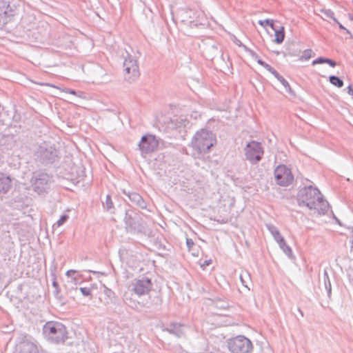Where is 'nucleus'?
Masks as SVG:
<instances>
[{"instance_id": "nucleus-2", "label": "nucleus", "mask_w": 353, "mask_h": 353, "mask_svg": "<svg viewBox=\"0 0 353 353\" xmlns=\"http://www.w3.org/2000/svg\"><path fill=\"white\" fill-rule=\"evenodd\" d=\"M192 143L193 148L200 152H208L216 144V138L212 132L202 130L196 133Z\"/></svg>"}, {"instance_id": "nucleus-10", "label": "nucleus", "mask_w": 353, "mask_h": 353, "mask_svg": "<svg viewBox=\"0 0 353 353\" xmlns=\"http://www.w3.org/2000/svg\"><path fill=\"white\" fill-rule=\"evenodd\" d=\"M152 289V282L148 278H143L135 281L133 284V290L138 295L148 293Z\"/></svg>"}, {"instance_id": "nucleus-5", "label": "nucleus", "mask_w": 353, "mask_h": 353, "mask_svg": "<svg viewBox=\"0 0 353 353\" xmlns=\"http://www.w3.org/2000/svg\"><path fill=\"white\" fill-rule=\"evenodd\" d=\"M44 332L52 339L56 341L65 338V327L61 323L48 322L43 327Z\"/></svg>"}, {"instance_id": "nucleus-7", "label": "nucleus", "mask_w": 353, "mask_h": 353, "mask_svg": "<svg viewBox=\"0 0 353 353\" xmlns=\"http://www.w3.org/2000/svg\"><path fill=\"white\" fill-rule=\"evenodd\" d=\"M125 78L128 81H133L139 76V66L136 59L128 56L124 61Z\"/></svg>"}, {"instance_id": "nucleus-1", "label": "nucleus", "mask_w": 353, "mask_h": 353, "mask_svg": "<svg viewBox=\"0 0 353 353\" xmlns=\"http://www.w3.org/2000/svg\"><path fill=\"white\" fill-rule=\"evenodd\" d=\"M302 203L317 215L324 214L329 209L327 202L321 198V193L312 188L305 190L302 195Z\"/></svg>"}, {"instance_id": "nucleus-13", "label": "nucleus", "mask_w": 353, "mask_h": 353, "mask_svg": "<svg viewBox=\"0 0 353 353\" xmlns=\"http://www.w3.org/2000/svg\"><path fill=\"white\" fill-rule=\"evenodd\" d=\"M330 82L333 85L338 88H341L343 85V81L340 79L339 77L335 76L330 77Z\"/></svg>"}, {"instance_id": "nucleus-14", "label": "nucleus", "mask_w": 353, "mask_h": 353, "mask_svg": "<svg viewBox=\"0 0 353 353\" xmlns=\"http://www.w3.org/2000/svg\"><path fill=\"white\" fill-rule=\"evenodd\" d=\"M10 21L9 17L6 12L0 14V26H3Z\"/></svg>"}, {"instance_id": "nucleus-17", "label": "nucleus", "mask_w": 353, "mask_h": 353, "mask_svg": "<svg viewBox=\"0 0 353 353\" xmlns=\"http://www.w3.org/2000/svg\"><path fill=\"white\" fill-rule=\"evenodd\" d=\"M68 219V215H63V216H61L59 218V219L57 221V226L59 227L61 225H63L67 221Z\"/></svg>"}, {"instance_id": "nucleus-19", "label": "nucleus", "mask_w": 353, "mask_h": 353, "mask_svg": "<svg viewBox=\"0 0 353 353\" xmlns=\"http://www.w3.org/2000/svg\"><path fill=\"white\" fill-rule=\"evenodd\" d=\"M188 249L190 251L192 250L193 246L194 245V243L192 239H188L186 241Z\"/></svg>"}, {"instance_id": "nucleus-15", "label": "nucleus", "mask_w": 353, "mask_h": 353, "mask_svg": "<svg viewBox=\"0 0 353 353\" xmlns=\"http://www.w3.org/2000/svg\"><path fill=\"white\" fill-rule=\"evenodd\" d=\"M313 54L314 53L312 50H306L303 52V54L301 56V59L308 60L313 57Z\"/></svg>"}, {"instance_id": "nucleus-8", "label": "nucleus", "mask_w": 353, "mask_h": 353, "mask_svg": "<svg viewBox=\"0 0 353 353\" xmlns=\"http://www.w3.org/2000/svg\"><path fill=\"white\" fill-rule=\"evenodd\" d=\"M159 145V141L154 135L143 136L139 144L140 150L143 153H150L154 151Z\"/></svg>"}, {"instance_id": "nucleus-23", "label": "nucleus", "mask_w": 353, "mask_h": 353, "mask_svg": "<svg viewBox=\"0 0 353 353\" xmlns=\"http://www.w3.org/2000/svg\"><path fill=\"white\" fill-rule=\"evenodd\" d=\"M258 63H259L260 65H263V66H265V67H266V66H268V65L265 64V63L263 61H262L261 60H258Z\"/></svg>"}, {"instance_id": "nucleus-4", "label": "nucleus", "mask_w": 353, "mask_h": 353, "mask_svg": "<svg viewBox=\"0 0 353 353\" xmlns=\"http://www.w3.org/2000/svg\"><path fill=\"white\" fill-rule=\"evenodd\" d=\"M276 183L280 186H288L294 181L292 171L285 165H278L274 172Z\"/></svg>"}, {"instance_id": "nucleus-6", "label": "nucleus", "mask_w": 353, "mask_h": 353, "mask_svg": "<svg viewBox=\"0 0 353 353\" xmlns=\"http://www.w3.org/2000/svg\"><path fill=\"white\" fill-rule=\"evenodd\" d=\"M259 23L266 28V30L268 33H270L269 30L267 28L270 27L272 30L274 32L275 39L274 42L276 43H281L283 42L285 38V32H284V27L282 26H277L275 25L274 20L272 19H265V20H260Z\"/></svg>"}, {"instance_id": "nucleus-21", "label": "nucleus", "mask_w": 353, "mask_h": 353, "mask_svg": "<svg viewBox=\"0 0 353 353\" xmlns=\"http://www.w3.org/2000/svg\"><path fill=\"white\" fill-rule=\"evenodd\" d=\"M347 92L349 94L353 95V87L352 85L347 87Z\"/></svg>"}, {"instance_id": "nucleus-27", "label": "nucleus", "mask_w": 353, "mask_h": 353, "mask_svg": "<svg viewBox=\"0 0 353 353\" xmlns=\"http://www.w3.org/2000/svg\"><path fill=\"white\" fill-rule=\"evenodd\" d=\"M108 200H111V199H110V196H107V201H108Z\"/></svg>"}, {"instance_id": "nucleus-16", "label": "nucleus", "mask_w": 353, "mask_h": 353, "mask_svg": "<svg viewBox=\"0 0 353 353\" xmlns=\"http://www.w3.org/2000/svg\"><path fill=\"white\" fill-rule=\"evenodd\" d=\"M80 291L84 296H88L92 295V288H81Z\"/></svg>"}, {"instance_id": "nucleus-9", "label": "nucleus", "mask_w": 353, "mask_h": 353, "mask_svg": "<svg viewBox=\"0 0 353 353\" xmlns=\"http://www.w3.org/2000/svg\"><path fill=\"white\" fill-rule=\"evenodd\" d=\"M245 154L250 161H258L261 159L263 151L259 143L251 141L247 145Z\"/></svg>"}, {"instance_id": "nucleus-22", "label": "nucleus", "mask_w": 353, "mask_h": 353, "mask_svg": "<svg viewBox=\"0 0 353 353\" xmlns=\"http://www.w3.org/2000/svg\"><path fill=\"white\" fill-rule=\"evenodd\" d=\"M75 272H76V271H75V270H68V271L66 272V275H67L68 276H72V274H74Z\"/></svg>"}, {"instance_id": "nucleus-20", "label": "nucleus", "mask_w": 353, "mask_h": 353, "mask_svg": "<svg viewBox=\"0 0 353 353\" xmlns=\"http://www.w3.org/2000/svg\"><path fill=\"white\" fill-rule=\"evenodd\" d=\"M62 91H63L65 93H69V94H71L73 95H76V92L72 90H62Z\"/></svg>"}, {"instance_id": "nucleus-28", "label": "nucleus", "mask_w": 353, "mask_h": 353, "mask_svg": "<svg viewBox=\"0 0 353 353\" xmlns=\"http://www.w3.org/2000/svg\"><path fill=\"white\" fill-rule=\"evenodd\" d=\"M110 201H108V203H110L112 205V202H111V200H109Z\"/></svg>"}, {"instance_id": "nucleus-24", "label": "nucleus", "mask_w": 353, "mask_h": 353, "mask_svg": "<svg viewBox=\"0 0 353 353\" xmlns=\"http://www.w3.org/2000/svg\"><path fill=\"white\" fill-rule=\"evenodd\" d=\"M45 85H47V86L56 88V86H54V85H51V84L46 83V84H45ZM58 89H59V88H58Z\"/></svg>"}, {"instance_id": "nucleus-3", "label": "nucleus", "mask_w": 353, "mask_h": 353, "mask_svg": "<svg viewBox=\"0 0 353 353\" xmlns=\"http://www.w3.org/2000/svg\"><path fill=\"white\" fill-rule=\"evenodd\" d=\"M229 349L232 353H251L252 344L244 336H237L229 342Z\"/></svg>"}, {"instance_id": "nucleus-12", "label": "nucleus", "mask_w": 353, "mask_h": 353, "mask_svg": "<svg viewBox=\"0 0 353 353\" xmlns=\"http://www.w3.org/2000/svg\"><path fill=\"white\" fill-rule=\"evenodd\" d=\"M320 63H327L332 67H335L336 65V63L330 59L319 57L312 61V65H316Z\"/></svg>"}, {"instance_id": "nucleus-18", "label": "nucleus", "mask_w": 353, "mask_h": 353, "mask_svg": "<svg viewBox=\"0 0 353 353\" xmlns=\"http://www.w3.org/2000/svg\"><path fill=\"white\" fill-rule=\"evenodd\" d=\"M211 263H212V259H206V260L203 261V262L201 263L200 265L203 269H205V267L210 265Z\"/></svg>"}, {"instance_id": "nucleus-11", "label": "nucleus", "mask_w": 353, "mask_h": 353, "mask_svg": "<svg viewBox=\"0 0 353 353\" xmlns=\"http://www.w3.org/2000/svg\"><path fill=\"white\" fill-rule=\"evenodd\" d=\"M12 186V179L3 172H0V193H6Z\"/></svg>"}, {"instance_id": "nucleus-26", "label": "nucleus", "mask_w": 353, "mask_h": 353, "mask_svg": "<svg viewBox=\"0 0 353 353\" xmlns=\"http://www.w3.org/2000/svg\"><path fill=\"white\" fill-rule=\"evenodd\" d=\"M339 28L342 30H345V28H344V26H343L341 24H339Z\"/></svg>"}, {"instance_id": "nucleus-29", "label": "nucleus", "mask_w": 353, "mask_h": 353, "mask_svg": "<svg viewBox=\"0 0 353 353\" xmlns=\"http://www.w3.org/2000/svg\"><path fill=\"white\" fill-rule=\"evenodd\" d=\"M352 21H353V19H352Z\"/></svg>"}, {"instance_id": "nucleus-25", "label": "nucleus", "mask_w": 353, "mask_h": 353, "mask_svg": "<svg viewBox=\"0 0 353 353\" xmlns=\"http://www.w3.org/2000/svg\"><path fill=\"white\" fill-rule=\"evenodd\" d=\"M274 235L275 238H277V237H276V235H277L278 236H279V232H278V231H276Z\"/></svg>"}]
</instances>
